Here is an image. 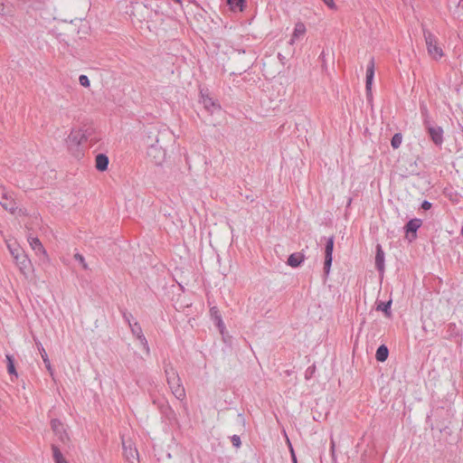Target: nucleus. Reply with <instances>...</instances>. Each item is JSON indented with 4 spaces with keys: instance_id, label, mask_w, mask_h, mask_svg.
<instances>
[{
    "instance_id": "f257e3e1",
    "label": "nucleus",
    "mask_w": 463,
    "mask_h": 463,
    "mask_svg": "<svg viewBox=\"0 0 463 463\" xmlns=\"http://www.w3.org/2000/svg\"><path fill=\"white\" fill-rule=\"evenodd\" d=\"M164 369L166 381L169 385V388L171 389L172 393L175 395L176 399L183 401L185 398V391L181 383V379L178 375V373L176 372V370L170 362L165 363Z\"/></svg>"
},
{
    "instance_id": "f03ea898",
    "label": "nucleus",
    "mask_w": 463,
    "mask_h": 463,
    "mask_svg": "<svg viewBox=\"0 0 463 463\" xmlns=\"http://www.w3.org/2000/svg\"><path fill=\"white\" fill-rule=\"evenodd\" d=\"M423 35L429 55L434 60H439L444 53L438 43V38L427 29H423Z\"/></svg>"
},
{
    "instance_id": "7ed1b4c3",
    "label": "nucleus",
    "mask_w": 463,
    "mask_h": 463,
    "mask_svg": "<svg viewBox=\"0 0 463 463\" xmlns=\"http://www.w3.org/2000/svg\"><path fill=\"white\" fill-rule=\"evenodd\" d=\"M146 156L156 165H162L166 158V151L161 145H150L146 149Z\"/></svg>"
},
{
    "instance_id": "20e7f679",
    "label": "nucleus",
    "mask_w": 463,
    "mask_h": 463,
    "mask_svg": "<svg viewBox=\"0 0 463 463\" xmlns=\"http://www.w3.org/2000/svg\"><path fill=\"white\" fill-rule=\"evenodd\" d=\"M165 135H168L167 129H165V128L159 129L156 127H152L146 132V136L145 137V143L147 147H150V145H153V146L160 145L159 142H160L161 137Z\"/></svg>"
},
{
    "instance_id": "39448f33",
    "label": "nucleus",
    "mask_w": 463,
    "mask_h": 463,
    "mask_svg": "<svg viewBox=\"0 0 463 463\" xmlns=\"http://www.w3.org/2000/svg\"><path fill=\"white\" fill-rule=\"evenodd\" d=\"M122 448L127 461L129 463H134L135 461L138 462V451L132 440L122 438Z\"/></svg>"
},
{
    "instance_id": "423d86ee",
    "label": "nucleus",
    "mask_w": 463,
    "mask_h": 463,
    "mask_svg": "<svg viewBox=\"0 0 463 463\" xmlns=\"http://www.w3.org/2000/svg\"><path fill=\"white\" fill-rule=\"evenodd\" d=\"M200 102L203 104V108L211 114L221 109L220 104L209 96L207 90H200Z\"/></svg>"
},
{
    "instance_id": "0eeeda50",
    "label": "nucleus",
    "mask_w": 463,
    "mask_h": 463,
    "mask_svg": "<svg viewBox=\"0 0 463 463\" xmlns=\"http://www.w3.org/2000/svg\"><path fill=\"white\" fill-rule=\"evenodd\" d=\"M333 250H334V237L331 236L326 239L325 246V261H324V273L327 276L330 272V269L333 261Z\"/></svg>"
},
{
    "instance_id": "6e6552de",
    "label": "nucleus",
    "mask_w": 463,
    "mask_h": 463,
    "mask_svg": "<svg viewBox=\"0 0 463 463\" xmlns=\"http://www.w3.org/2000/svg\"><path fill=\"white\" fill-rule=\"evenodd\" d=\"M16 266L24 275H27L32 270V262L24 251H20V254L16 253L14 259Z\"/></svg>"
},
{
    "instance_id": "1a4fd4ad",
    "label": "nucleus",
    "mask_w": 463,
    "mask_h": 463,
    "mask_svg": "<svg viewBox=\"0 0 463 463\" xmlns=\"http://www.w3.org/2000/svg\"><path fill=\"white\" fill-rule=\"evenodd\" d=\"M51 428L61 442L64 443L69 439L68 433L66 432L64 426L60 420L52 419L51 420Z\"/></svg>"
},
{
    "instance_id": "9d476101",
    "label": "nucleus",
    "mask_w": 463,
    "mask_h": 463,
    "mask_svg": "<svg viewBox=\"0 0 463 463\" xmlns=\"http://www.w3.org/2000/svg\"><path fill=\"white\" fill-rule=\"evenodd\" d=\"M88 130H71L68 137V143H73L76 145H80L83 141H86L88 139Z\"/></svg>"
},
{
    "instance_id": "9b49d317",
    "label": "nucleus",
    "mask_w": 463,
    "mask_h": 463,
    "mask_svg": "<svg viewBox=\"0 0 463 463\" xmlns=\"http://www.w3.org/2000/svg\"><path fill=\"white\" fill-rule=\"evenodd\" d=\"M374 70H375V63L374 59L372 57L367 64L366 67V80H365V89L366 92H371L372 85L374 78Z\"/></svg>"
},
{
    "instance_id": "f8f14e48",
    "label": "nucleus",
    "mask_w": 463,
    "mask_h": 463,
    "mask_svg": "<svg viewBox=\"0 0 463 463\" xmlns=\"http://www.w3.org/2000/svg\"><path fill=\"white\" fill-rule=\"evenodd\" d=\"M429 135L437 146H441L443 143V129L441 127H428Z\"/></svg>"
},
{
    "instance_id": "ddd939ff",
    "label": "nucleus",
    "mask_w": 463,
    "mask_h": 463,
    "mask_svg": "<svg viewBox=\"0 0 463 463\" xmlns=\"http://www.w3.org/2000/svg\"><path fill=\"white\" fill-rule=\"evenodd\" d=\"M28 242L31 248L35 251L37 255H43L44 258H48L47 252L42 244L41 241L36 237H28Z\"/></svg>"
},
{
    "instance_id": "4468645a",
    "label": "nucleus",
    "mask_w": 463,
    "mask_h": 463,
    "mask_svg": "<svg viewBox=\"0 0 463 463\" xmlns=\"http://www.w3.org/2000/svg\"><path fill=\"white\" fill-rule=\"evenodd\" d=\"M0 204L3 208L10 213H14L16 210V203L13 199L12 194L10 192L5 195V197L0 198Z\"/></svg>"
},
{
    "instance_id": "2eb2a0df",
    "label": "nucleus",
    "mask_w": 463,
    "mask_h": 463,
    "mask_svg": "<svg viewBox=\"0 0 463 463\" xmlns=\"http://www.w3.org/2000/svg\"><path fill=\"white\" fill-rule=\"evenodd\" d=\"M375 268L380 273L384 271V251L380 244L376 246Z\"/></svg>"
},
{
    "instance_id": "dca6fc26",
    "label": "nucleus",
    "mask_w": 463,
    "mask_h": 463,
    "mask_svg": "<svg viewBox=\"0 0 463 463\" xmlns=\"http://www.w3.org/2000/svg\"><path fill=\"white\" fill-rule=\"evenodd\" d=\"M421 225V220L420 219H411L410 220L405 227H404V230H405V232L407 234L409 233H413V238L416 237V232L418 231V229L420 227Z\"/></svg>"
},
{
    "instance_id": "f3484780",
    "label": "nucleus",
    "mask_w": 463,
    "mask_h": 463,
    "mask_svg": "<svg viewBox=\"0 0 463 463\" xmlns=\"http://www.w3.org/2000/svg\"><path fill=\"white\" fill-rule=\"evenodd\" d=\"M305 256L303 253L295 252L289 255L287 264L292 268H298L304 261Z\"/></svg>"
},
{
    "instance_id": "a211bd4d",
    "label": "nucleus",
    "mask_w": 463,
    "mask_h": 463,
    "mask_svg": "<svg viewBox=\"0 0 463 463\" xmlns=\"http://www.w3.org/2000/svg\"><path fill=\"white\" fill-rule=\"evenodd\" d=\"M109 157L105 154H99L96 156V168L99 171H105L109 166Z\"/></svg>"
},
{
    "instance_id": "6ab92c4d",
    "label": "nucleus",
    "mask_w": 463,
    "mask_h": 463,
    "mask_svg": "<svg viewBox=\"0 0 463 463\" xmlns=\"http://www.w3.org/2000/svg\"><path fill=\"white\" fill-rule=\"evenodd\" d=\"M389 355V349L385 345H380L375 354V358L378 362L383 363L387 360Z\"/></svg>"
},
{
    "instance_id": "aec40b11",
    "label": "nucleus",
    "mask_w": 463,
    "mask_h": 463,
    "mask_svg": "<svg viewBox=\"0 0 463 463\" xmlns=\"http://www.w3.org/2000/svg\"><path fill=\"white\" fill-rule=\"evenodd\" d=\"M5 359H6V366H7V372L8 373L12 376V377H14V378H17L18 377V373L15 370V366H14V359L13 357L12 354H7L5 355Z\"/></svg>"
},
{
    "instance_id": "412c9836",
    "label": "nucleus",
    "mask_w": 463,
    "mask_h": 463,
    "mask_svg": "<svg viewBox=\"0 0 463 463\" xmlns=\"http://www.w3.org/2000/svg\"><path fill=\"white\" fill-rule=\"evenodd\" d=\"M244 3L245 0H227V4L233 12H241L243 10Z\"/></svg>"
},
{
    "instance_id": "4be33fe9",
    "label": "nucleus",
    "mask_w": 463,
    "mask_h": 463,
    "mask_svg": "<svg viewBox=\"0 0 463 463\" xmlns=\"http://www.w3.org/2000/svg\"><path fill=\"white\" fill-rule=\"evenodd\" d=\"M306 25L301 23V22H298L295 24V27H294V31H293V38H299L301 36H303L305 33H306Z\"/></svg>"
},
{
    "instance_id": "5701e85b",
    "label": "nucleus",
    "mask_w": 463,
    "mask_h": 463,
    "mask_svg": "<svg viewBox=\"0 0 463 463\" xmlns=\"http://www.w3.org/2000/svg\"><path fill=\"white\" fill-rule=\"evenodd\" d=\"M52 450L54 463H68L66 461V459L63 458L61 450L59 449V448L57 446L52 445Z\"/></svg>"
},
{
    "instance_id": "b1692460",
    "label": "nucleus",
    "mask_w": 463,
    "mask_h": 463,
    "mask_svg": "<svg viewBox=\"0 0 463 463\" xmlns=\"http://www.w3.org/2000/svg\"><path fill=\"white\" fill-rule=\"evenodd\" d=\"M391 306H392V300L386 301V302H381L377 306V310L383 311L386 317L391 316Z\"/></svg>"
},
{
    "instance_id": "393cba45",
    "label": "nucleus",
    "mask_w": 463,
    "mask_h": 463,
    "mask_svg": "<svg viewBox=\"0 0 463 463\" xmlns=\"http://www.w3.org/2000/svg\"><path fill=\"white\" fill-rule=\"evenodd\" d=\"M129 328L133 335H135L136 337H138L139 335H143L141 326L137 321H135L133 324H131Z\"/></svg>"
},
{
    "instance_id": "a878e982",
    "label": "nucleus",
    "mask_w": 463,
    "mask_h": 463,
    "mask_svg": "<svg viewBox=\"0 0 463 463\" xmlns=\"http://www.w3.org/2000/svg\"><path fill=\"white\" fill-rule=\"evenodd\" d=\"M120 312L124 321L128 324V326H130L131 324H133L136 321L133 317V315L127 311L126 309H121Z\"/></svg>"
},
{
    "instance_id": "bb28decb",
    "label": "nucleus",
    "mask_w": 463,
    "mask_h": 463,
    "mask_svg": "<svg viewBox=\"0 0 463 463\" xmlns=\"http://www.w3.org/2000/svg\"><path fill=\"white\" fill-rule=\"evenodd\" d=\"M402 134L400 133H396L393 135V137H392V140H391V145L393 148H398L400 147L401 144H402Z\"/></svg>"
},
{
    "instance_id": "cd10ccee",
    "label": "nucleus",
    "mask_w": 463,
    "mask_h": 463,
    "mask_svg": "<svg viewBox=\"0 0 463 463\" xmlns=\"http://www.w3.org/2000/svg\"><path fill=\"white\" fill-rule=\"evenodd\" d=\"M7 248L14 259L15 258L16 253L20 254V251H24L22 248H20L15 243H8Z\"/></svg>"
},
{
    "instance_id": "c85d7f7f",
    "label": "nucleus",
    "mask_w": 463,
    "mask_h": 463,
    "mask_svg": "<svg viewBox=\"0 0 463 463\" xmlns=\"http://www.w3.org/2000/svg\"><path fill=\"white\" fill-rule=\"evenodd\" d=\"M74 259L77 260L82 267L83 269L88 270L89 265L85 260V258L80 253L77 252L74 254Z\"/></svg>"
},
{
    "instance_id": "c756f323",
    "label": "nucleus",
    "mask_w": 463,
    "mask_h": 463,
    "mask_svg": "<svg viewBox=\"0 0 463 463\" xmlns=\"http://www.w3.org/2000/svg\"><path fill=\"white\" fill-rule=\"evenodd\" d=\"M137 340L139 341L140 345H142V347L144 348L145 352L149 354L150 353V348H149V345H148V342L146 338V336L143 335H139L138 337H137Z\"/></svg>"
},
{
    "instance_id": "7c9ffc66",
    "label": "nucleus",
    "mask_w": 463,
    "mask_h": 463,
    "mask_svg": "<svg viewBox=\"0 0 463 463\" xmlns=\"http://www.w3.org/2000/svg\"><path fill=\"white\" fill-rule=\"evenodd\" d=\"M79 82L83 87H89L90 86V80H89L88 76H86V75H83V74L80 75L79 77Z\"/></svg>"
},
{
    "instance_id": "2f4dec72",
    "label": "nucleus",
    "mask_w": 463,
    "mask_h": 463,
    "mask_svg": "<svg viewBox=\"0 0 463 463\" xmlns=\"http://www.w3.org/2000/svg\"><path fill=\"white\" fill-rule=\"evenodd\" d=\"M216 326H218L220 332L222 334L225 329L224 323L222 321V316L218 315L217 320L215 321Z\"/></svg>"
},
{
    "instance_id": "473e14b6",
    "label": "nucleus",
    "mask_w": 463,
    "mask_h": 463,
    "mask_svg": "<svg viewBox=\"0 0 463 463\" xmlns=\"http://www.w3.org/2000/svg\"><path fill=\"white\" fill-rule=\"evenodd\" d=\"M35 345H36V346H37V348H38V350H39V352H40V354H41V356H42V359H43V355H44V356H45V355H48V354H47V353H46V351H45V349L43 348V345H42V343H41L40 341H36V340H35Z\"/></svg>"
},
{
    "instance_id": "72a5a7b5",
    "label": "nucleus",
    "mask_w": 463,
    "mask_h": 463,
    "mask_svg": "<svg viewBox=\"0 0 463 463\" xmlns=\"http://www.w3.org/2000/svg\"><path fill=\"white\" fill-rule=\"evenodd\" d=\"M231 440H232V445L235 448H239L241 446V438L238 435H232L231 437Z\"/></svg>"
},
{
    "instance_id": "f704fd0d",
    "label": "nucleus",
    "mask_w": 463,
    "mask_h": 463,
    "mask_svg": "<svg viewBox=\"0 0 463 463\" xmlns=\"http://www.w3.org/2000/svg\"><path fill=\"white\" fill-rule=\"evenodd\" d=\"M43 361L45 364L46 369L50 372L51 374H52V368L51 362L48 358V355H45V356L43 355Z\"/></svg>"
},
{
    "instance_id": "c9c22d12",
    "label": "nucleus",
    "mask_w": 463,
    "mask_h": 463,
    "mask_svg": "<svg viewBox=\"0 0 463 463\" xmlns=\"http://www.w3.org/2000/svg\"><path fill=\"white\" fill-rule=\"evenodd\" d=\"M211 316L213 317L214 321L217 320L218 315H221L218 308L216 307H213L210 309Z\"/></svg>"
},
{
    "instance_id": "e433bc0d",
    "label": "nucleus",
    "mask_w": 463,
    "mask_h": 463,
    "mask_svg": "<svg viewBox=\"0 0 463 463\" xmlns=\"http://www.w3.org/2000/svg\"><path fill=\"white\" fill-rule=\"evenodd\" d=\"M315 372V366H309L307 370H306V373H305V377L306 379H309L313 373Z\"/></svg>"
},
{
    "instance_id": "4c0bfd02",
    "label": "nucleus",
    "mask_w": 463,
    "mask_h": 463,
    "mask_svg": "<svg viewBox=\"0 0 463 463\" xmlns=\"http://www.w3.org/2000/svg\"><path fill=\"white\" fill-rule=\"evenodd\" d=\"M288 444H289V450H290V457H291L292 463H298V459H297L295 451H294L290 442H288Z\"/></svg>"
},
{
    "instance_id": "58836bf2",
    "label": "nucleus",
    "mask_w": 463,
    "mask_h": 463,
    "mask_svg": "<svg viewBox=\"0 0 463 463\" xmlns=\"http://www.w3.org/2000/svg\"><path fill=\"white\" fill-rule=\"evenodd\" d=\"M432 206V203L427 200L423 201L421 203V209H423L424 211H428L431 208Z\"/></svg>"
},
{
    "instance_id": "ea45409f",
    "label": "nucleus",
    "mask_w": 463,
    "mask_h": 463,
    "mask_svg": "<svg viewBox=\"0 0 463 463\" xmlns=\"http://www.w3.org/2000/svg\"><path fill=\"white\" fill-rule=\"evenodd\" d=\"M8 192L9 191L2 184H0V198L5 197Z\"/></svg>"
},
{
    "instance_id": "a19ab883",
    "label": "nucleus",
    "mask_w": 463,
    "mask_h": 463,
    "mask_svg": "<svg viewBox=\"0 0 463 463\" xmlns=\"http://www.w3.org/2000/svg\"><path fill=\"white\" fill-rule=\"evenodd\" d=\"M326 5L330 7L331 9L335 8L334 0H322Z\"/></svg>"
},
{
    "instance_id": "79ce46f5",
    "label": "nucleus",
    "mask_w": 463,
    "mask_h": 463,
    "mask_svg": "<svg viewBox=\"0 0 463 463\" xmlns=\"http://www.w3.org/2000/svg\"><path fill=\"white\" fill-rule=\"evenodd\" d=\"M298 38H293V35H291V39L289 40L288 43L290 45H293Z\"/></svg>"
},
{
    "instance_id": "37998d69",
    "label": "nucleus",
    "mask_w": 463,
    "mask_h": 463,
    "mask_svg": "<svg viewBox=\"0 0 463 463\" xmlns=\"http://www.w3.org/2000/svg\"><path fill=\"white\" fill-rule=\"evenodd\" d=\"M5 10L4 4L0 2V14L3 13Z\"/></svg>"
},
{
    "instance_id": "c03bdc74",
    "label": "nucleus",
    "mask_w": 463,
    "mask_h": 463,
    "mask_svg": "<svg viewBox=\"0 0 463 463\" xmlns=\"http://www.w3.org/2000/svg\"><path fill=\"white\" fill-rule=\"evenodd\" d=\"M458 6H463V0H458Z\"/></svg>"
},
{
    "instance_id": "a18cd8bd",
    "label": "nucleus",
    "mask_w": 463,
    "mask_h": 463,
    "mask_svg": "<svg viewBox=\"0 0 463 463\" xmlns=\"http://www.w3.org/2000/svg\"><path fill=\"white\" fill-rule=\"evenodd\" d=\"M175 3L181 4V0H174Z\"/></svg>"
},
{
    "instance_id": "49530a36",
    "label": "nucleus",
    "mask_w": 463,
    "mask_h": 463,
    "mask_svg": "<svg viewBox=\"0 0 463 463\" xmlns=\"http://www.w3.org/2000/svg\"><path fill=\"white\" fill-rule=\"evenodd\" d=\"M279 60H282V55L280 53L279 54Z\"/></svg>"
},
{
    "instance_id": "de8ad7c7",
    "label": "nucleus",
    "mask_w": 463,
    "mask_h": 463,
    "mask_svg": "<svg viewBox=\"0 0 463 463\" xmlns=\"http://www.w3.org/2000/svg\"><path fill=\"white\" fill-rule=\"evenodd\" d=\"M279 60H282V55L280 53L279 54Z\"/></svg>"
},
{
    "instance_id": "09e8293b",
    "label": "nucleus",
    "mask_w": 463,
    "mask_h": 463,
    "mask_svg": "<svg viewBox=\"0 0 463 463\" xmlns=\"http://www.w3.org/2000/svg\"><path fill=\"white\" fill-rule=\"evenodd\" d=\"M321 58H324V52L320 54Z\"/></svg>"
},
{
    "instance_id": "8fccbe9b",
    "label": "nucleus",
    "mask_w": 463,
    "mask_h": 463,
    "mask_svg": "<svg viewBox=\"0 0 463 463\" xmlns=\"http://www.w3.org/2000/svg\"><path fill=\"white\" fill-rule=\"evenodd\" d=\"M461 235H463V227L461 228Z\"/></svg>"
}]
</instances>
